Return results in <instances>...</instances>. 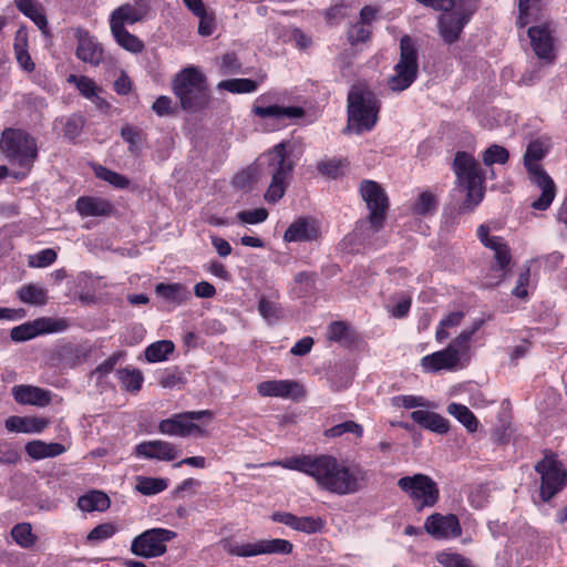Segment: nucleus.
<instances>
[{
  "label": "nucleus",
  "mask_w": 567,
  "mask_h": 567,
  "mask_svg": "<svg viewBox=\"0 0 567 567\" xmlns=\"http://www.w3.org/2000/svg\"><path fill=\"white\" fill-rule=\"evenodd\" d=\"M535 470L540 475L539 495L544 502L551 499L567 485V471L556 456H545Z\"/></svg>",
  "instance_id": "nucleus-14"
},
{
  "label": "nucleus",
  "mask_w": 567,
  "mask_h": 567,
  "mask_svg": "<svg viewBox=\"0 0 567 567\" xmlns=\"http://www.w3.org/2000/svg\"><path fill=\"white\" fill-rule=\"evenodd\" d=\"M114 91L118 95H127L133 87L132 80L125 71H121L118 78L114 81Z\"/></svg>",
  "instance_id": "nucleus-64"
},
{
  "label": "nucleus",
  "mask_w": 567,
  "mask_h": 567,
  "mask_svg": "<svg viewBox=\"0 0 567 567\" xmlns=\"http://www.w3.org/2000/svg\"><path fill=\"white\" fill-rule=\"evenodd\" d=\"M252 113L260 120L269 121L270 128H275L282 124L286 118L301 117L303 110L299 106H279L276 103V95L266 93L255 100Z\"/></svg>",
  "instance_id": "nucleus-17"
},
{
  "label": "nucleus",
  "mask_w": 567,
  "mask_h": 567,
  "mask_svg": "<svg viewBox=\"0 0 567 567\" xmlns=\"http://www.w3.org/2000/svg\"><path fill=\"white\" fill-rule=\"evenodd\" d=\"M398 486L411 498L417 509L434 506L440 497L437 484L424 474L401 477Z\"/></svg>",
  "instance_id": "nucleus-13"
},
{
  "label": "nucleus",
  "mask_w": 567,
  "mask_h": 567,
  "mask_svg": "<svg viewBox=\"0 0 567 567\" xmlns=\"http://www.w3.org/2000/svg\"><path fill=\"white\" fill-rule=\"evenodd\" d=\"M19 299L28 305L41 306L47 301V292L37 285H25L18 290Z\"/></svg>",
  "instance_id": "nucleus-43"
},
{
  "label": "nucleus",
  "mask_w": 567,
  "mask_h": 567,
  "mask_svg": "<svg viewBox=\"0 0 567 567\" xmlns=\"http://www.w3.org/2000/svg\"><path fill=\"white\" fill-rule=\"evenodd\" d=\"M219 66L223 74H234L240 72L241 63L239 62L237 55L231 52L223 55L219 62Z\"/></svg>",
  "instance_id": "nucleus-60"
},
{
  "label": "nucleus",
  "mask_w": 567,
  "mask_h": 567,
  "mask_svg": "<svg viewBox=\"0 0 567 567\" xmlns=\"http://www.w3.org/2000/svg\"><path fill=\"white\" fill-rule=\"evenodd\" d=\"M436 207L435 198L432 194L425 192L422 193L416 203L414 204V212L419 215H426L433 212Z\"/></svg>",
  "instance_id": "nucleus-59"
},
{
  "label": "nucleus",
  "mask_w": 567,
  "mask_h": 567,
  "mask_svg": "<svg viewBox=\"0 0 567 567\" xmlns=\"http://www.w3.org/2000/svg\"><path fill=\"white\" fill-rule=\"evenodd\" d=\"M259 83L250 79H229L220 81L217 85L219 90H226L230 93H251L258 89Z\"/></svg>",
  "instance_id": "nucleus-42"
},
{
  "label": "nucleus",
  "mask_w": 567,
  "mask_h": 567,
  "mask_svg": "<svg viewBox=\"0 0 567 567\" xmlns=\"http://www.w3.org/2000/svg\"><path fill=\"white\" fill-rule=\"evenodd\" d=\"M14 52L21 69L33 72L35 64L28 52V33L25 29H19L16 33Z\"/></svg>",
  "instance_id": "nucleus-34"
},
{
  "label": "nucleus",
  "mask_w": 567,
  "mask_h": 567,
  "mask_svg": "<svg viewBox=\"0 0 567 567\" xmlns=\"http://www.w3.org/2000/svg\"><path fill=\"white\" fill-rule=\"evenodd\" d=\"M56 259V252L51 249L47 248L43 249L34 255L29 256V266L33 268H45L50 265H52Z\"/></svg>",
  "instance_id": "nucleus-52"
},
{
  "label": "nucleus",
  "mask_w": 567,
  "mask_h": 567,
  "mask_svg": "<svg viewBox=\"0 0 567 567\" xmlns=\"http://www.w3.org/2000/svg\"><path fill=\"white\" fill-rule=\"evenodd\" d=\"M400 49V60L388 80L389 89L393 92H402L410 87L415 81L419 70L417 52L409 37L401 39Z\"/></svg>",
  "instance_id": "nucleus-11"
},
{
  "label": "nucleus",
  "mask_w": 567,
  "mask_h": 567,
  "mask_svg": "<svg viewBox=\"0 0 567 567\" xmlns=\"http://www.w3.org/2000/svg\"><path fill=\"white\" fill-rule=\"evenodd\" d=\"M223 547L229 555L241 558L262 555L261 539L254 543H239L226 539L223 542Z\"/></svg>",
  "instance_id": "nucleus-33"
},
{
  "label": "nucleus",
  "mask_w": 567,
  "mask_h": 567,
  "mask_svg": "<svg viewBox=\"0 0 567 567\" xmlns=\"http://www.w3.org/2000/svg\"><path fill=\"white\" fill-rule=\"evenodd\" d=\"M262 555L268 554H282L288 555L292 551V544L289 540L275 538L261 539Z\"/></svg>",
  "instance_id": "nucleus-48"
},
{
  "label": "nucleus",
  "mask_w": 567,
  "mask_h": 567,
  "mask_svg": "<svg viewBox=\"0 0 567 567\" xmlns=\"http://www.w3.org/2000/svg\"><path fill=\"white\" fill-rule=\"evenodd\" d=\"M155 292L165 301L174 305H181L189 297L187 288L182 284H158Z\"/></svg>",
  "instance_id": "nucleus-35"
},
{
  "label": "nucleus",
  "mask_w": 567,
  "mask_h": 567,
  "mask_svg": "<svg viewBox=\"0 0 567 567\" xmlns=\"http://www.w3.org/2000/svg\"><path fill=\"white\" fill-rule=\"evenodd\" d=\"M489 227L482 224L477 228V237L480 241L494 252L495 267L493 268L494 279L486 280V286L498 285L507 274V267L511 262V250L504 238L489 235Z\"/></svg>",
  "instance_id": "nucleus-16"
},
{
  "label": "nucleus",
  "mask_w": 567,
  "mask_h": 567,
  "mask_svg": "<svg viewBox=\"0 0 567 567\" xmlns=\"http://www.w3.org/2000/svg\"><path fill=\"white\" fill-rule=\"evenodd\" d=\"M257 392L264 398L298 400L305 395L301 383L296 380H266L257 385Z\"/></svg>",
  "instance_id": "nucleus-19"
},
{
  "label": "nucleus",
  "mask_w": 567,
  "mask_h": 567,
  "mask_svg": "<svg viewBox=\"0 0 567 567\" xmlns=\"http://www.w3.org/2000/svg\"><path fill=\"white\" fill-rule=\"evenodd\" d=\"M457 188L465 193L462 212L473 210L484 198V175L478 162L466 152H457L453 163Z\"/></svg>",
  "instance_id": "nucleus-4"
},
{
  "label": "nucleus",
  "mask_w": 567,
  "mask_h": 567,
  "mask_svg": "<svg viewBox=\"0 0 567 567\" xmlns=\"http://www.w3.org/2000/svg\"><path fill=\"white\" fill-rule=\"evenodd\" d=\"M436 560L444 567H473L468 559L450 550L439 553Z\"/></svg>",
  "instance_id": "nucleus-51"
},
{
  "label": "nucleus",
  "mask_w": 567,
  "mask_h": 567,
  "mask_svg": "<svg viewBox=\"0 0 567 567\" xmlns=\"http://www.w3.org/2000/svg\"><path fill=\"white\" fill-rule=\"evenodd\" d=\"M508 151L497 144L489 146L483 153V162L487 166L493 164H505L508 161Z\"/></svg>",
  "instance_id": "nucleus-50"
},
{
  "label": "nucleus",
  "mask_w": 567,
  "mask_h": 567,
  "mask_svg": "<svg viewBox=\"0 0 567 567\" xmlns=\"http://www.w3.org/2000/svg\"><path fill=\"white\" fill-rule=\"evenodd\" d=\"M424 527L436 539L454 538L461 535L458 518L453 514H433L426 518Z\"/></svg>",
  "instance_id": "nucleus-23"
},
{
  "label": "nucleus",
  "mask_w": 567,
  "mask_h": 567,
  "mask_svg": "<svg viewBox=\"0 0 567 567\" xmlns=\"http://www.w3.org/2000/svg\"><path fill=\"white\" fill-rule=\"evenodd\" d=\"M11 394L16 402L22 405L44 408L49 405L52 400L49 390L29 384L14 385L11 390Z\"/></svg>",
  "instance_id": "nucleus-27"
},
{
  "label": "nucleus",
  "mask_w": 567,
  "mask_h": 567,
  "mask_svg": "<svg viewBox=\"0 0 567 567\" xmlns=\"http://www.w3.org/2000/svg\"><path fill=\"white\" fill-rule=\"evenodd\" d=\"M199 19L198 33L203 37L212 35L215 30V19L207 11L196 16Z\"/></svg>",
  "instance_id": "nucleus-63"
},
{
  "label": "nucleus",
  "mask_w": 567,
  "mask_h": 567,
  "mask_svg": "<svg viewBox=\"0 0 567 567\" xmlns=\"http://www.w3.org/2000/svg\"><path fill=\"white\" fill-rule=\"evenodd\" d=\"M176 533L166 528H151L137 535L131 544V551L142 558H156L167 550V543Z\"/></svg>",
  "instance_id": "nucleus-15"
},
{
  "label": "nucleus",
  "mask_w": 567,
  "mask_h": 567,
  "mask_svg": "<svg viewBox=\"0 0 567 567\" xmlns=\"http://www.w3.org/2000/svg\"><path fill=\"white\" fill-rule=\"evenodd\" d=\"M344 433H352L355 436L361 437L363 434V427L353 421H346L332 426L328 431L330 436H341Z\"/></svg>",
  "instance_id": "nucleus-57"
},
{
  "label": "nucleus",
  "mask_w": 567,
  "mask_h": 567,
  "mask_svg": "<svg viewBox=\"0 0 567 567\" xmlns=\"http://www.w3.org/2000/svg\"><path fill=\"white\" fill-rule=\"evenodd\" d=\"M50 424V420L40 416L12 415L6 420V429L12 433L39 434Z\"/></svg>",
  "instance_id": "nucleus-28"
},
{
  "label": "nucleus",
  "mask_w": 567,
  "mask_h": 567,
  "mask_svg": "<svg viewBox=\"0 0 567 567\" xmlns=\"http://www.w3.org/2000/svg\"><path fill=\"white\" fill-rule=\"evenodd\" d=\"M116 375L122 386L130 392H138L144 382L142 372L135 368L120 369Z\"/></svg>",
  "instance_id": "nucleus-40"
},
{
  "label": "nucleus",
  "mask_w": 567,
  "mask_h": 567,
  "mask_svg": "<svg viewBox=\"0 0 567 567\" xmlns=\"http://www.w3.org/2000/svg\"><path fill=\"white\" fill-rule=\"evenodd\" d=\"M344 163L341 159H324L318 163V171L331 178H336L342 174Z\"/></svg>",
  "instance_id": "nucleus-54"
},
{
  "label": "nucleus",
  "mask_w": 567,
  "mask_h": 567,
  "mask_svg": "<svg viewBox=\"0 0 567 567\" xmlns=\"http://www.w3.org/2000/svg\"><path fill=\"white\" fill-rule=\"evenodd\" d=\"M268 466H281L312 477L317 485L329 493L344 496L355 494L365 483L364 471L331 455H300L272 461Z\"/></svg>",
  "instance_id": "nucleus-1"
},
{
  "label": "nucleus",
  "mask_w": 567,
  "mask_h": 567,
  "mask_svg": "<svg viewBox=\"0 0 567 567\" xmlns=\"http://www.w3.org/2000/svg\"><path fill=\"white\" fill-rule=\"evenodd\" d=\"M121 135H122L123 140L130 144V147H128L130 152H132L133 154H138V152H140L138 132L131 126H125L122 128Z\"/></svg>",
  "instance_id": "nucleus-62"
},
{
  "label": "nucleus",
  "mask_w": 567,
  "mask_h": 567,
  "mask_svg": "<svg viewBox=\"0 0 567 567\" xmlns=\"http://www.w3.org/2000/svg\"><path fill=\"white\" fill-rule=\"evenodd\" d=\"M530 281V269L526 268L523 270L517 279V284L513 289L512 293L517 298H526L528 295V285Z\"/></svg>",
  "instance_id": "nucleus-61"
},
{
  "label": "nucleus",
  "mask_w": 567,
  "mask_h": 567,
  "mask_svg": "<svg viewBox=\"0 0 567 567\" xmlns=\"http://www.w3.org/2000/svg\"><path fill=\"white\" fill-rule=\"evenodd\" d=\"M117 528L112 523L100 524L94 527L87 535L89 542H103L111 538Z\"/></svg>",
  "instance_id": "nucleus-55"
},
{
  "label": "nucleus",
  "mask_w": 567,
  "mask_h": 567,
  "mask_svg": "<svg viewBox=\"0 0 567 567\" xmlns=\"http://www.w3.org/2000/svg\"><path fill=\"white\" fill-rule=\"evenodd\" d=\"M150 6L146 0H134L114 9L110 14V28H125L142 21L148 13Z\"/></svg>",
  "instance_id": "nucleus-20"
},
{
  "label": "nucleus",
  "mask_w": 567,
  "mask_h": 567,
  "mask_svg": "<svg viewBox=\"0 0 567 567\" xmlns=\"http://www.w3.org/2000/svg\"><path fill=\"white\" fill-rule=\"evenodd\" d=\"M271 519L281 523L292 529L306 534L319 533L324 527V522L320 517L302 516L298 517L291 513L277 512L274 513Z\"/></svg>",
  "instance_id": "nucleus-26"
},
{
  "label": "nucleus",
  "mask_w": 567,
  "mask_h": 567,
  "mask_svg": "<svg viewBox=\"0 0 567 567\" xmlns=\"http://www.w3.org/2000/svg\"><path fill=\"white\" fill-rule=\"evenodd\" d=\"M115 42L126 51L140 53L144 49L143 42L130 33L125 28H110Z\"/></svg>",
  "instance_id": "nucleus-39"
},
{
  "label": "nucleus",
  "mask_w": 567,
  "mask_h": 567,
  "mask_svg": "<svg viewBox=\"0 0 567 567\" xmlns=\"http://www.w3.org/2000/svg\"><path fill=\"white\" fill-rule=\"evenodd\" d=\"M109 496L100 491H92L82 495L78 501V506L83 512H103L110 507Z\"/></svg>",
  "instance_id": "nucleus-36"
},
{
  "label": "nucleus",
  "mask_w": 567,
  "mask_h": 567,
  "mask_svg": "<svg viewBox=\"0 0 567 567\" xmlns=\"http://www.w3.org/2000/svg\"><path fill=\"white\" fill-rule=\"evenodd\" d=\"M360 194L367 205L369 215L365 220L358 224L355 234L362 240H368L383 227L389 202L384 189L374 181H363L360 185Z\"/></svg>",
  "instance_id": "nucleus-6"
},
{
  "label": "nucleus",
  "mask_w": 567,
  "mask_h": 567,
  "mask_svg": "<svg viewBox=\"0 0 567 567\" xmlns=\"http://www.w3.org/2000/svg\"><path fill=\"white\" fill-rule=\"evenodd\" d=\"M286 146L285 142L277 144L271 151L261 155L256 164L237 173L233 178V185L239 189L248 188L259 181L265 171L271 176L265 200L270 204L279 202L286 193L293 168L287 158Z\"/></svg>",
  "instance_id": "nucleus-2"
},
{
  "label": "nucleus",
  "mask_w": 567,
  "mask_h": 567,
  "mask_svg": "<svg viewBox=\"0 0 567 567\" xmlns=\"http://www.w3.org/2000/svg\"><path fill=\"white\" fill-rule=\"evenodd\" d=\"M393 403L396 406L404 409L426 408L436 409L437 404L420 395H398L393 398Z\"/></svg>",
  "instance_id": "nucleus-45"
},
{
  "label": "nucleus",
  "mask_w": 567,
  "mask_h": 567,
  "mask_svg": "<svg viewBox=\"0 0 567 567\" xmlns=\"http://www.w3.org/2000/svg\"><path fill=\"white\" fill-rule=\"evenodd\" d=\"M258 311L260 316L269 323L277 321L280 317V309L278 306L275 302L267 300L266 298H261L259 300Z\"/></svg>",
  "instance_id": "nucleus-56"
},
{
  "label": "nucleus",
  "mask_w": 567,
  "mask_h": 567,
  "mask_svg": "<svg viewBox=\"0 0 567 567\" xmlns=\"http://www.w3.org/2000/svg\"><path fill=\"white\" fill-rule=\"evenodd\" d=\"M11 536L21 548H30L37 542V536L32 533V526L29 523L17 524L11 529Z\"/></svg>",
  "instance_id": "nucleus-44"
},
{
  "label": "nucleus",
  "mask_w": 567,
  "mask_h": 567,
  "mask_svg": "<svg viewBox=\"0 0 567 567\" xmlns=\"http://www.w3.org/2000/svg\"><path fill=\"white\" fill-rule=\"evenodd\" d=\"M204 417L210 421L213 413L208 410H203L175 414L172 417L162 420L158 424V431L168 436L203 437L207 435V430L197 422Z\"/></svg>",
  "instance_id": "nucleus-10"
},
{
  "label": "nucleus",
  "mask_w": 567,
  "mask_h": 567,
  "mask_svg": "<svg viewBox=\"0 0 567 567\" xmlns=\"http://www.w3.org/2000/svg\"><path fill=\"white\" fill-rule=\"evenodd\" d=\"M76 210L83 217L107 216L112 212L111 204L100 197L83 196L76 200Z\"/></svg>",
  "instance_id": "nucleus-31"
},
{
  "label": "nucleus",
  "mask_w": 567,
  "mask_h": 567,
  "mask_svg": "<svg viewBox=\"0 0 567 567\" xmlns=\"http://www.w3.org/2000/svg\"><path fill=\"white\" fill-rule=\"evenodd\" d=\"M135 455L146 460L173 461L178 455L177 447L167 441H144L135 446Z\"/></svg>",
  "instance_id": "nucleus-24"
},
{
  "label": "nucleus",
  "mask_w": 567,
  "mask_h": 567,
  "mask_svg": "<svg viewBox=\"0 0 567 567\" xmlns=\"http://www.w3.org/2000/svg\"><path fill=\"white\" fill-rule=\"evenodd\" d=\"M68 82L74 84L81 95L90 100L97 107L102 109L109 106L106 101L97 94L100 89L92 79L85 75L70 74Z\"/></svg>",
  "instance_id": "nucleus-30"
},
{
  "label": "nucleus",
  "mask_w": 567,
  "mask_h": 567,
  "mask_svg": "<svg viewBox=\"0 0 567 567\" xmlns=\"http://www.w3.org/2000/svg\"><path fill=\"white\" fill-rule=\"evenodd\" d=\"M0 150L12 163L27 169H30L38 156L35 140L18 128H7L2 132Z\"/></svg>",
  "instance_id": "nucleus-9"
},
{
  "label": "nucleus",
  "mask_w": 567,
  "mask_h": 567,
  "mask_svg": "<svg viewBox=\"0 0 567 567\" xmlns=\"http://www.w3.org/2000/svg\"><path fill=\"white\" fill-rule=\"evenodd\" d=\"M65 324L61 320H53L50 318H40L31 322L23 323L14 327L11 330L10 337L13 341H27L35 338L42 333L59 332L64 329Z\"/></svg>",
  "instance_id": "nucleus-21"
},
{
  "label": "nucleus",
  "mask_w": 567,
  "mask_h": 567,
  "mask_svg": "<svg viewBox=\"0 0 567 567\" xmlns=\"http://www.w3.org/2000/svg\"><path fill=\"white\" fill-rule=\"evenodd\" d=\"M484 319H475L472 324L464 329L458 337L455 339L456 344L461 346L467 353L470 351V341L475 332H477L484 324Z\"/></svg>",
  "instance_id": "nucleus-53"
},
{
  "label": "nucleus",
  "mask_w": 567,
  "mask_h": 567,
  "mask_svg": "<svg viewBox=\"0 0 567 567\" xmlns=\"http://www.w3.org/2000/svg\"><path fill=\"white\" fill-rule=\"evenodd\" d=\"M74 38L78 41L75 55L82 62L97 66L103 61V48L97 40L83 28L74 30Z\"/></svg>",
  "instance_id": "nucleus-22"
},
{
  "label": "nucleus",
  "mask_w": 567,
  "mask_h": 567,
  "mask_svg": "<svg viewBox=\"0 0 567 567\" xmlns=\"http://www.w3.org/2000/svg\"><path fill=\"white\" fill-rule=\"evenodd\" d=\"M94 173L96 177L107 182L116 188L123 189L126 188L130 184V181L124 175H121L101 165L94 166Z\"/></svg>",
  "instance_id": "nucleus-46"
},
{
  "label": "nucleus",
  "mask_w": 567,
  "mask_h": 567,
  "mask_svg": "<svg viewBox=\"0 0 567 567\" xmlns=\"http://www.w3.org/2000/svg\"><path fill=\"white\" fill-rule=\"evenodd\" d=\"M477 7L478 0H457L454 1L452 11L440 16L437 27L444 42L453 43L460 38L463 28L477 10Z\"/></svg>",
  "instance_id": "nucleus-12"
},
{
  "label": "nucleus",
  "mask_w": 567,
  "mask_h": 567,
  "mask_svg": "<svg viewBox=\"0 0 567 567\" xmlns=\"http://www.w3.org/2000/svg\"><path fill=\"white\" fill-rule=\"evenodd\" d=\"M379 101L364 86H353L348 95V128L357 134L371 131L378 121Z\"/></svg>",
  "instance_id": "nucleus-7"
},
{
  "label": "nucleus",
  "mask_w": 567,
  "mask_h": 567,
  "mask_svg": "<svg viewBox=\"0 0 567 567\" xmlns=\"http://www.w3.org/2000/svg\"><path fill=\"white\" fill-rule=\"evenodd\" d=\"M433 409H420L411 412L410 417L420 426L437 434H445L450 430L447 419L432 411Z\"/></svg>",
  "instance_id": "nucleus-29"
},
{
  "label": "nucleus",
  "mask_w": 567,
  "mask_h": 567,
  "mask_svg": "<svg viewBox=\"0 0 567 567\" xmlns=\"http://www.w3.org/2000/svg\"><path fill=\"white\" fill-rule=\"evenodd\" d=\"M518 28L533 23L527 30V35L534 53L543 63H553L556 56L554 29L551 22L544 19L543 0H518Z\"/></svg>",
  "instance_id": "nucleus-3"
},
{
  "label": "nucleus",
  "mask_w": 567,
  "mask_h": 567,
  "mask_svg": "<svg viewBox=\"0 0 567 567\" xmlns=\"http://www.w3.org/2000/svg\"><path fill=\"white\" fill-rule=\"evenodd\" d=\"M547 153L545 144L535 140L532 141L524 155V166L528 173L529 181L540 189V195L530 203L536 210H547L556 196V186L551 177L538 163Z\"/></svg>",
  "instance_id": "nucleus-5"
},
{
  "label": "nucleus",
  "mask_w": 567,
  "mask_h": 567,
  "mask_svg": "<svg viewBox=\"0 0 567 567\" xmlns=\"http://www.w3.org/2000/svg\"><path fill=\"white\" fill-rule=\"evenodd\" d=\"M66 451L65 446L61 443L50 442L47 443L41 440H34L25 444L27 454L35 461L55 457Z\"/></svg>",
  "instance_id": "nucleus-32"
},
{
  "label": "nucleus",
  "mask_w": 567,
  "mask_h": 567,
  "mask_svg": "<svg viewBox=\"0 0 567 567\" xmlns=\"http://www.w3.org/2000/svg\"><path fill=\"white\" fill-rule=\"evenodd\" d=\"M446 411L450 415L455 417L468 432L473 433L477 431L478 420L466 405L452 402L447 405Z\"/></svg>",
  "instance_id": "nucleus-37"
},
{
  "label": "nucleus",
  "mask_w": 567,
  "mask_h": 567,
  "mask_svg": "<svg viewBox=\"0 0 567 567\" xmlns=\"http://www.w3.org/2000/svg\"><path fill=\"white\" fill-rule=\"evenodd\" d=\"M268 210L264 207L240 210L236 218L243 225H257L264 223L268 218Z\"/></svg>",
  "instance_id": "nucleus-49"
},
{
  "label": "nucleus",
  "mask_w": 567,
  "mask_h": 567,
  "mask_svg": "<svg viewBox=\"0 0 567 567\" xmlns=\"http://www.w3.org/2000/svg\"><path fill=\"white\" fill-rule=\"evenodd\" d=\"M462 311H454L443 318L436 329V340L442 342L449 337V329L457 327L463 320Z\"/></svg>",
  "instance_id": "nucleus-47"
},
{
  "label": "nucleus",
  "mask_w": 567,
  "mask_h": 567,
  "mask_svg": "<svg viewBox=\"0 0 567 567\" xmlns=\"http://www.w3.org/2000/svg\"><path fill=\"white\" fill-rule=\"evenodd\" d=\"M173 91L184 110L202 107L208 101L206 78L196 66L185 68L175 76Z\"/></svg>",
  "instance_id": "nucleus-8"
},
{
  "label": "nucleus",
  "mask_w": 567,
  "mask_h": 567,
  "mask_svg": "<svg viewBox=\"0 0 567 567\" xmlns=\"http://www.w3.org/2000/svg\"><path fill=\"white\" fill-rule=\"evenodd\" d=\"M174 349L175 346L169 340L153 342L145 349V359L151 363L165 361Z\"/></svg>",
  "instance_id": "nucleus-41"
},
{
  "label": "nucleus",
  "mask_w": 567,
  "mask_h": 567,
  "mask_svg": "<svg viewBox=\"0 0 567 567\" xmlns=\"http://www.w3.org/2000/svg\"><path fill=\"white\" fill-rule=\"evenodd\" d=\"M320 228L316 219L299 217L293 220L284 234L286 243H305L318 239Z\"/></svg>",
  "instance_id": "nucleus-25"
},
{
  "label": "nucleus",
  "mask_w": 567,
  "mask_h": 567,
  "mask_svg": "<svg viewBox=\"0 0 567 567\" xmlns=\"http://www.w3.org/2000/svg\"><path fill=\"white\" fill-rule=\"evenodd\" d=\"M135 482L136 483L134 489L145 496L159 494L168 486L167 480L162 477L138 475L136 476Z\"/></svg>",
  "instance_id": "nucleus-38"
},
{
  "label": "nucleus",
  "mask_w": 567,
  "mask_h": 567,
  "mask_svg": "<svg viewBox=\"0 0 567 567\" xmlns=\"http://www.w3.org/2000/svg\"><path fill=\"white\" fill-rule=\"evenodd\" d=\"M468 353L456 344L454 340L446 349L433 352L421 359V367L425 372H439L441 370L453 371L463 368L468 362Z\"/></svg>",
  "instance_id": "nucleus-18"
},
{
  "label": "nucleus",
  "mask_w": 567,
  "mask_h": 567,
  "mask_svg": "<svg viewBox=\"0 0 567 567\" xmlns=\"http://www.w3.org/2000/svg\"><path fill=\"white\" fill-rule=\"evenodd\" d=\"M370 34L371 31L369 24L358 21L350 28L348 38L351 44H358L360 42H365L370 38Z\"/></svg>",
  "instance_id": "nucleus-58"
}]
</instances>
